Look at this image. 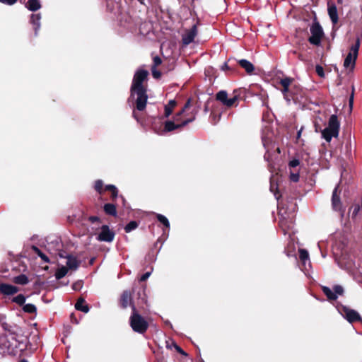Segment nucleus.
Returning <instances> with one entry per match:
<instances>
[{"label":"nucleus","instance_id":"obj_1","mask_svg":"<svg viewBox=\"0 0 362 362\" xmlns=\"http://www.w3.org/2000/svg\"><path fill=\"white\" fill-rule=\"evenodd\" d=\"M148 71L143 69L138 70L133 78L131 87V97L136 95V109L142 111L146 108L148 96L146 89L143 86V82L146 79Z\"/></svg>","mask_w":362,"mask_h":362},{"label":"nucleus","instance_id":"obj_2","mask_svg":"<svg viewBox=\"0 0 362 362\" xmlns=\"http://www.w3.org/2000/svg\"><path fill=\"white\" fill-rule=\"evenodd\" d=\"M340 123L336 115H332L328 121V126L321 131L322 138L330 142L332 138H337L339 134Z\"/></svg>","mask_w":362,"mask_h":362},{"label":"nucleus","instance_id":"obj_3","mask_svg":"<svg viewBox=\"0 0 362 362\" xmlns=\"http://www.w3.org/2000/svg\"><path fill=\"white\" fill-rule=\"evenodd\" d=\"M132 310L133 313L130 317V325L132 329L138 333H144L148 329V322L136 313L134 305H132Z\"/></svg>","mask_w":362,"mask_h":362},{"label":"nucleus","instance_id":"obj_4","mask_svg":"<svg viewBox=\"0 0 362 362\" xmlns=\"http://www.w3.org/2000/svg\"><path fill=\"white\" fill-rule=\"evenodd\" d=\"M359 47L360 39L358 37L356 40V43L350 47L349 52L344 59V66L345 69H349L350 71H353L354 69Z\"/></svg>","mask_w":362,"mask_h":362},{"label":"nucleus","instance_id":"obj_5","mask_svg":"<svg viewBox=\"0 0 362 362\" xmlns=\"http://www.w3.org/2000/svg\"><path fill=\"white\" fill-rule=\"evenodd\" d=\"M311 36L309 37L308 41L310 44L319 45L321 39L323 36V30L319 23H313L310 27Z\"/></svg>","mask_w":362,"mask_h":362},{"label":"nucleus","instance_id":"obj_6","mask_svg":"<svg viewBox=\"0 0 362 362\" xmlns=\"http://www.w3.org/2000/svg\"><path fill=\"white\" fill-rule=\"evenodd\" d=\"M338 186L335 187L332 196V207L333 211L338 212L341 217L344 216L345 207L343 206L339 196L337 194Z\"/></svg>","mask_w":362,"mask_h":362},{"label":"nucleus","instance_id":"obj_7","mask_svg":"<svg viewBox=\"0 0 362 362\" xmlns=\"http://www.w3.org/2000/svg\"><path fill=\"white\" fill-rule=\"evenodd\" d=\"M323 293L329 300H336L339 295H342L344 288L341 286L336 285L334 286L333 291L327 286H322Z\"/></svg>","mask_w":362,"mask_h":362},{"label":"nucleus","instance_id":"obj_8","mask_svg":"<svg viewBox=\"0 0 362 362\" xmlns=\"http://www.w3.org/2000/svg\"><path fill=\"white\" fill-rule=\"evenodd\" d=\"M195 119V117L193 116L192 117L187 119H184L181 123H175L173 120H168L165 122V126H164V132H171L174 129H179L181 127H183L188 124L189 122H192Z\"/></svg>","mask_w":362,"mask_h":362},{"label":"nucleus","instance_id":"obj_9","mask_svg":"<svg viewBox=\"0 0 362 362\" xmlns=\"http://www.w3.org/2000/svg\"><path fill=\"white\" fill-rule=\"evenodd\" d=\"M115 238V233L110 230L109 227L104 225L101 227V231L98 236V240L104 242H112Z\"/></svg>","mask_w":362,"mask_h":362},{"label":"nucleus","instance_id":"obj_10","mask_svg":"<svg viewBox=\"0 0 362 362\" xmlns=\"http://www.w3.org/2000/svg\"><path fill=\"white\" fill-rule=\"evenodd\" d=\"M197 35V28L196 25H194L189 30L182 35V40L185 45H188L192 42Z\"/></svg>","mask_w":362,"mask_h":362},{"label":"nucleus","instance_id":"obj_11","mask_svg":"<svg viewBox=\"0 0 362 362\" xmlns=\"http://www.w3.org/2000/svg\"><path fill=\"white\" fill-rule=\"evenodd\" d=\"M341 315L349 322H355L361 320L359 314L354 310L343 307L341 310Z\"/></svg>","mask_w":362,"mask_h":362},{"label":"nucleus","instance_id":"obj_12","mask_svg":"<svg viewBox=\"0 0 362 362\" xmlns=\"http://www.w3.org/2000/svg\"><path fill=\"white\" fill-rule=\"evenodd\" d=\"M19 291L18 288L8 284H0V293L4 296H12Z\"/></svg>","mask_w":362,"mask_h":362},{"label":"nucleus","instance_id":"obj_13","mask_svg":"<svg viewBox=\"0 0 362 362\" xmlns=\"http://www.w3.org/2000/svg\"><path fill=\"white\" fill-rule=\"evenodd\" d=\"M327 11L332 23L337 24L339 20L337 6L334 4H328Z\"/></svg>","mask_w":362,"mask_h":362},{"label":"nucleus","instance_id":"obj_14","mask_svg":"<svg viewBox=\"0 0 362 362\" xmlns=\"http://www.w3.org/2000/svg\"><path fill=\"white\" fill-rule=\"evenodd\" d=\"M280 227L282 228L284 234L288 233L289 230H291L293 226L292 218L287 220L286 218H283L279 222Z\"/></svg>","mask_w":362,"mask_h":362},{"label":"nucleus","instance_id":"obj_15","mask_svg":"<svg viewBox=\"0 0 362 362\" xmlns=\"http://www.w3.org/2000/svg\"><path fill=\"white\" fill-rule=\"evenodd\" d=\"M293 79L288 77L284 78L281 79L280 84L283 86L282 93L284 95V98L286 99L288 101H290V99L287 97V93L288 91L289 86L291 85Z\"/></svg>","mask_w":362,"mask_h":362},{"label":"nucleus","instance_id":"obj_16","mask_svg":"<svg viewBox=\"0 0 362 362\" xmlns=\"http://www.w3.org/2000/svg\"><path fill=\"white\" fill-rule=\"evenodd\" d=\"M40 14H32L30 18V23L33 25V28L35 30V35H37V33L40 28Z\"/></svg>","mask_w":362,"mask_h":362},{"label":"nucleus","instance_id":"obj_17","mask_svg":"<svg viewBox=\"0 0 362 362\" xmlns=\"http://www.w3.org/2000/svg\"><path fill=\"white\" fill-rule=\"evenodd\" d=\"M66 267L69 269L76 270L79 266V262L76 259V257L69 255L66 257Z\"/></svg>","mask_w":362,"mask_h":362},{"label":"nucleus","instance_id":"obj_18","mask_svg":"<svg viewBox=\"0 0 362 362\" xmlns=\"http://www.w3.org/2000/svg\"><path fill=\"white\" fill-rule=\"evenodd\" d=\"M121 305L125 308L132 303V294L128 291H124L121 296Z\"/></svg>","mask_w":362,"mask_h":362},{"label":"nucleus","instance_id":"obj_19","mask_svg":"<svg viewBox=\"0 0 362 362\" xmlns=\"http://www.w3.org/2000/svg\"><path fill=\"white\" fill-rule=\"evenodd\" d=\"M238 62L248 74L252 73L255 69L254 65L247 59H240Z\"/></svg>","mask_w":362,"mask_h":362},{"label":"nucleus","instance_id":"obj_20","mask_svg":"<svg viewBox=\"0 0 362 362\" xmlns=\"http://www.w3.org/2000/svg\"><path fill=\"white\" fill-rule=\"evenodd\" d=\"M26 8L31 11H35L41 8L40 0H29L26 4Z\"/></svg>","mask_w":362,"mask_h":362},{"label":"nucleus","instance_id":"obj_21","mask_svg":"<svg viewBox=\"0 0 362 362\" xmlns=\"http://www.w3.org/2000/svg\"><path fill=\"white\" fill-rule=\"evenodd\" d=\"M177 102L175 100H170L167 105H165V117H168L173 112Z\"/></svg>","mask_w":362,"mask_h":362},{"label":"nucleus","instance_id":"obj_22","mask_svg":"<svg viewBox=\"0 0 362 362\" xmlns=\"http://www.w3.org/2000/svg\"><path fill=\"white\" fill-rule=\"evenodd\" d=\"M75 308L76 310L82 311L85 313H87L89 311V308L87 304H86L85 300L83 298H79L76 305Z\"/></svg>","mask_w":362,"mask_h":362},{"label":"nucleus","instance_id":"obj_23","mask_svg":"<svg viewBox=\"0 0 362 362\" xmlns=\"http://www.w3.org/2000/svg\"><path fill=\"white\" fill-rule=\"evenodd\" d=\"M299 258L303 264L305 266L306 263H310L308 252L305 249H299Z\"/></svg>","mask_w":362,"mask_h":362},{"label":"nucleus","instance_id":"obj_24","mask_svg":"<svg viewBox=\"0 0 362 362\" xmlns=\"http://www.w3.org/2000/svg\"><path fill=\"white\" fill-rule=\"evenodd\" d=\"M13 282L20 285H25L29 282L28 278L25 274H20L17 276H15L13 279Z\"/></svg>","mask_w":362,"mask_h":362},{"label":"nucleus","instance_id":"obj_25","mask_svg":"<svg viewBox=\"0 0 362 362\" xmlns=\"http://www.w3.org/2000/svg\"><path fill=\"white\" fill-rule=\"evenodd\" d=\"M104 211L107 214L112 215V216H116L117 215V211L116 207L112 204H106L104 206Z\"/></svg>","mask_w":362,"mask_h":362},{"label":"nucleus","instance_id":"obj_26","mask_svg":"<svg viewBox=\"0 0 362 362\" xmlns=\"http://www.w3.org/2000/svg\"><path fill=\"white\" fill-rule=\"evenodd\" d=\"M68 270H69V269L65 266H62L60 268H59L55 273L56 279H62L64 276H65L66 275Z\"/></svg>","mask_w":362,"mask_h":362},{"label":"nucleus","instance_id":"obj_27","mask_svg":"<svg viewBox=\"0 0 362 362\" xmlns=\"http://www.w3.org/2000/svg\"><path fill=\"white\" fill-rule=\"evenodd\" d=\"M32 249L45 262H49V259L47 256H46L37 247L33 246Z\"/></svg>","mask_w":362,"mask_h":362},{"label":"nucleus","instance_id":"obj_28","mask_svg":"<svg viewBox=\"0 0 362 362\" xmlns=\"http://www.w3.org/2000/svg\"><path fill=\"white\" fill-rule=\"evenodd\" d=\"M216 99L221 102L223 105L228 99V93L225 90H221L216 94Z\"/></svg>","mask_w":362,"mask_h":362},{"label":"nucleus","instance_id":"obj_29","mask_svg":"<svg viewBox=\"0 0 362 362\" xmlns=\"http://www.w3.org/2000/svg\"><path fill=\"white\" fill-rule=\"evenodd\" d=\"M23 310L28 313H35L37 310V308L35 305L31 303H28L23 305Z\"/></svg>","mask_w":362,"mask_h":362},{"label":"nucleus","instance_id":"obj_30","mask_svg":"<svg viewBox=\"0 0 362 362\" xmlns=\"http://www.w3.org/2000/svg\"><path fill=\"white\" fill-rule=\"evenodd\" d=\"M25 297L23 294H19L12 299V301L19 305H23L25 302Z\"/></svg>","mask_w":362,"mask_h":362},{"label":"nucleus","instance_id":"obj_31","mask_svg":"<svg viewBox=\"0 0 362 362\" xmlns=\"http://www.w3.org/2000/svg\"><path fill=\"white\" fill-rule=\"evenodd\" d=\"M137 227H138L137 223L134 221H132L126 225L124 230H125L126 233H129L132 230L136 229Z\"/></svg>","mask_w":362,"mask_h":362},{"label":"nucleus","instance_id":"obj_32","mask_svg":"<svg viewBox=\"0 0 362 362\" xmlns=\"http://www.w3.org/2000/svg\"><path fill=\"white\" fill-rule=\"evenodd\" d=\"M270 191L274 193L276 199L278 200L279 199V196L278 195L277 186L276 184H274L272 178L270 181Z\"/></svg>","mask_w":362,"mask_h":362},{"label":"nucleus","instance_id":"obj_33","mask_svg":"<svg viewBox=\"0 0 362 362\" xmlns=\"http://www.w3.org/2000/svg\"><path fill=\"white\" fill-rule=\"evenodd\" d=\"M157 218L158 220L163 223L166 228L170 227V223L168 219L162 214H157Z\"/></svg>","mask_w":362,"mask_h":362},{"label":"nucleus","instance_id":"obj_34","mask_svg":"<svg viewBox=\"0 0 362 362\" xmlns=\"http://www.w3.org/2000/svg\"><path fill=\"white\" fill-rule=\"evenodd\" d=\"M106 190H109L112 192V196L113 198H115L117 197V187L113 185H107L105 187Z\"/></svg>","mask_w":362,"mask_h":362},{"label":"nucleus","instance_id":"obj_35","mask_svg":"<svg viewBox=\"0 0 362 362\" xmlns=\"http://www.w3.org/2000/svg\"><path fill=\"white\" fill-rule=\"evenodd\" d=\"M238 98L237 95H234L233 97L230 98H228L227 100L226 101L224 105L227 106V107H231L233 106L238 100Z\"/></svg>","mask_w":362,"mask_h":362},{"label":"nucleus","instance_id":"obj_36","mask_svg":"<svg viewBox=\"0 0 362 362\" xmlns=\"http://www.w3.org/2000/svg\"><path fill=\"white\" fill-rule=\"evenodd\" d=\"M184 113V110H181L174 117L173 120L175 123H181L183 120H181L180 117Z\"/></svg>","mask_w":362,"mask_h":362},{"label":"nucleus","instance_id":"obj_37","mask_svg":"<svg viewBox=\"0 0 362 362\" xmlns=\"http://www.w3.org/2000/svg\"><path fill=\"white\" fill-rule=\"evenodd\" d=\"M103 183L102 180H97L95 184V189L96 191H98L99 193L102 192Z\"/></svg>","mask_w":362,"mask_h":362},{"label":"nucleus","instance_id":"obj_38","mask_svg":"<svg viewBox=\"0 0 362 362\" xmlns=\"http://www.w3.org/2000/svg\"><path fill=\"white\" fill-rule=\"evenodd\" d=\"M290 180L294 182H298L299 180V173H291Z\"/></svg>","mask_w":362,"mask_h":362},{"label":"nucleus","instance_id":"obj_39","mask_svg":"<svg viewBox=\"0 0 362 362\" xmlns=\"http://www.w3.org/2000/svg\"><path fill=\"white\" fill-rule=\"evenodd\" d=\"M162 63L161 59L158 56L153 57V65L152 67H157Z\"/></svg>","mask_w":362,"mask_h":362},{"label":"nucleus","instance_id":"obj_40","mask_svg":"<svg viewBox=\"0 0 362 362\" xmlns=\"http://www.w3.org/2000/svg\"><path fill=\"white\" fill-rule=\"evenodd\" d=\"M152 75L155 78H158L160 76V72L157 70L156 67L151 68Z\"/></svg>","mask_w":362,"mask_h":362},{"label":"nucleus","instance_id":"obj_41","mask_svg":"<svg viewBox=\"0 0 362 362\" xmlns=\"http://www.w3.org/2000/svg\"><path fill=\"white\" fill-rule=\"evenodd\" d=\"M83 286V284L81 281H77L76 283H74L73 285H72V288L74 290V291H79L81 290V288H82Z\"/></svg>","mask_w":362,"mask_h":362},{"label":"nucleus","instance_id":"obj_42","mask_svg":"<svg viewBox=\"0 0 362 362\" xmlns=\"http://www.w3.org/2000/svg\"><path fill=\"white\" fill-rule=\"evenodd\" d=\"M315 70H316V73L318 74V76H320L321 77L324 76V75H325L324 70L321 66H319V65L316 66Z\"/></svg>","mask_w":362,"mask_h":362},{"label":"nucleus","instance_id":"obj_43","mask_svg":"<svg viewBox=\"0 0 362 362\" xmlns=\"http://www.w3.org/2000/svg\"><path fill=\"white\" fill-rule=\"evenodd\" d=\"M299 164L300 161L298 159H293L289 162L288 165L291 168H295L297 167Z\"/></svg>","mask_w":362,"mask_h":362},{"label":"nucleus","instance_id":"obj_44","mask_svg":"<svg viewBox=\"0 0 362 362\" xmlns=\"http://www.w3.org/2000/svg\"><path fill=\"white\" fill-rule=\"evenodd\" d=\"M0 2L6 5L12 6L17 2V0H0Z\"/></svg>","mask_w":362,"mask_h":362},{"label":"nucleus","instance_id":"obj_45","mask_svg":"<svg viewBox=\"0 0 362 362\" xmlns=\"http://www.w3.org/2000/svg\"><path fill=\"white\" fill-rule=\"evenodd\" d=\"M151 272H146L145 274H144L141 278H140V281H146L151 275Z\"/></svg>","mask_w":362,"mask_h":362},{"label":"nucleus","instance_id":"obj_46","mask_svg":"<svg viewBox=\"0 0 362 362\" xmlns=\"http://www.w3.org/2000/svg\"><path fill=\"white\" fill-rule=\"evenodd\" d=\"M173 346L175 347V350L182 354V355H186V353L179 346H177L176 344H173Z\"/></svg>","mask_w":362,"mask_h":362},{"label":"nucleus","instance_id":"obj_47","mask_svg":"<svg viewBox=\"0 0 362 362\" xmlns=\"http://www.w3.org/2000/svg\"><path fill=\"white\" fill-rule=\"evenodd\" d=\"M360 210V206L358 205L354 207V211H353V216H356Z\"/></svg>","mask_w":362,"mask_h":362},{"label":"nucleus","instance_id":"obj_48","mask_svg":"<svg viewBox=\"0 0 362 362\" xmlns=\"http://www.w3.org/2000/svg\"><path fill=\"white\" fill-rule=\"evenodd\" d=\"M190 105V100L189 99L186 104L185 105L184 107L182 110H184V112H185L186 109H187Z\"/></svg>","mask_w":362,"mask_h":362},{"label":"nucleus","instance_id":"obj_49","mask_svg":"<svg viewBox=\"0 0 362 362\" xmlns=\"http://www.w3.org/2000/svg\"><path fill=\"white\" fill-rule=\"evenodd\" d=\"M221 69H222L223 71H225V70H226V69H229V66H228V63H227V62H225V63L222 65V66H221Z\"/></svg>","mask_w":362,"mask_h":362},{"label":"nucleus","instance_id":"obj_50","mask_svg":"<svg viewBox=\"0 0 362 362\" xmlns=\"http://www.w3.org/2000/svg\"><path fill=\"white\" fill-rule=\"evenodd\" d=\"M99 220V218L97 217V216H91L90 217V221L91 222H95V221H98Z\"/></svg>","mask_w":362,"mask_h":362},{"label":"nucleus","instance_id":"obj_51","mask_svg":"<svg viewBox=\"0 0 362 362\" xmlns=\"http://www.w3.org/2000/svg\"><path fill=\"white\" fill-rule=\"evenodd\" d=\"M353 100H354V95L352 94L350 97V99H349V105L350 106H352V104H353Z\"/></svg>","mask_w":362,"mask_h":362},{"label":"nucleus","instance_id":"obj_52","mask_svg":"<svg viewBox=\"0 0 362 362\" xmlns=\"http://www.w3.org/2000/svg\"><path fill=\"white\" fill-rule=\"evenodd\" d=\"M141 4H144V0H137Z\"/></svg>","mask_w":362,"mask_h":362},{"label":"nucleus","instance_id":"obj_53","mask_svg":"<svg viewBox=\"0 0 362 362\" xmlns=\"http://www.w3.org/2000/svg\"><path fill=\"white\" fill-rule=\"evenodd\" d=\"M344 0H337L338 4H341Z\"/></svg>","mask_w":362,"mask_h":362},{"label":"nucleus","instance_id":"obj_54","mask_svg":"<svg viewBox=\"0 0 362 362\" xmlns=\"http://www.w3.org/2000/svg\"><path fill=\"white\" fill-rule=\"evenodd\" d=\"M264 159L267 160H268V156H267V153H265L264 155Z\"/></svg>","mask_w":362,"mask_h":362},{"label":"nucleus","instance_id":"obj_55","mask_svg":"<svg viewBox=\"0 0 362 362\" xmlns=\"http://www.w3.org/2000/svg\"><path fill=\"white\" fill-rule=\"evenodd\" d=\"M262 141H263V144H264V146H265L266 143H265V141H264V139H262Z\"/></svg>","mask_w":362,"mask_h":362},{"label":"nucleus","instance_id":"obj_56","mask_svg":"<svg viewBox=\"0 0 362 362\" xmlns=\"http://www.w3.org/2000/svg\"><path fill=\"white\" fill-rule=\"evenodd\" d=\"M20 362H28L26 360L23 359V360H21Z\"/></svg>","mask_w":362,"mask_h":362},{"label":"nucleus","instance_id":"obj_57","mask_svg":"<svg viewBox=\"0 0 362 362\" xmlns=\"http://www.w3.org/2000/svg\"><path fill=\"white\" fill-rule=\"evenodd\" d=\"M298 58L302 60V56L300 54L298 56Z\"/></svg>","mask_w":362,"mask_h":362},{"label":"nucleus","instance_id":"obj_58","mask_svg":"<svg viewBox=\"0 0 362 362\" xmlns=\"http://www.w3.org/2000/svg\"><path fill=\"white\" fill-rule=\"evenodd\" d=\"M134 117L136 118L135 113L134 112Z\"/></svg>","mask_w":362,"mask_h":362}]
</instances>
